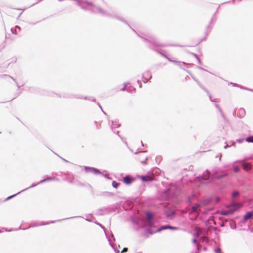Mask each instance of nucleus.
<instances>
[{"label": "nucleus", "instance_id": "f257e3e1", "mask_svg": "<svg viewBox=\"0 0 253 253\" xmlns=\"http://www.w3.org/2000/svg\"><path fill=\"white\" fill-rule=\"evenodd\" d=\"M242 204L240 203H234L228 207L229 209L227 211H221V214L223 215H227L233 213L234 211L240 209Z\"/></svg>", "mask_w": 253, "mask_h": 253}, {"label": "nucleus", "instance_id": "f03ea898", "mask_svg": "<svg viewBox=\"0 0 253 253\" xmlns=\"http://www.w3.org/2000/svg\"><path fill=\"white\" fill-rule=\"evenodd\" d=\"M123 181L125 183L129 184L132 182L133 179L130 176H126L124 177Z\"/></svg>", "mask_w": 253, "mask_h": 253}, {"label": "nucleus", "instance_id": "7ed1b4c3", "mask_svg": "<svg viewBox=\"0 0 253 253\" xmlns=\"http://www.w3.org/2000/svg\"><path fill=\"white\" fill-rule=\"evenodd\" d=\"M253 215V211L248 212L244 216V218H243L244 220L245 221H247V220H249Z\"/></svg>", "mask_w": 253, "mask_h": 253}, {"label": "nucleus", "instance_id": "20e7f679", "mask_svg": "<svg viewBox=\"0 0 253 253\" xmlns=\"http://www.w3.org/2000/svg\"><path fill=\"white\" fill-rule=\"evenodd\" d=\"M243 169L246 171H248L251 169L252 165L250 163H245L242 165Z\"/></svg>", "mask_w": 253, "mask_h": 253}, {"label": "nucleus", "instance_id": "39448f33", "mask_svg": "<svg viewBox=\"0 0 253 253\" xmlns=\"http://www.w3.org/2000/svg\"><path fill=\"white\" fill-rule=\"evenodd\" d=\"M201 204H197L192 207V210L193 212H197L199 211H200V208L201 207Z\"/></svg>", "mask_w": 253, "mask_h": 253}, {"label": "nucleus", "instance_id": "423d86ee", "mask_svg": "<svg viewBox=\"0 0 253 253\" xmlns=\"http://www.w3.org/2000/svg\"><path fill=\"white\" fill-rule=\"evenodd\" d=\"M141 179L144 181H148L152 180L153 178L150 176H142L141 177Z\"/></svg>", "mask_w": 253, "mask_h": 253}, {"label": "nucleus", "instance_id": "0eeeda50", "mask_svg": "<svg viewBox=\"0 0 253 253\" xmlns=\"http://www.w3.org/2000/svg\"><path fill=\"white\" fill-rule=\"evenodd\" d=\"M246 141L248 142L253 143V136L247 137Z\"/></svg>", "mask_w": 253, "mask_h": 253}, {"label": "nucleus", "instance_id": "6e6552de", "mask_svg": "<svg viewBox=\"0 0 253 253\" xmlns=\"http://www.w3.org/2000/svg\"><path fill=\"white\" fill-rule=\"evenodd\" d=\"M168 228L172 229H175L174 227H171L169 226H163L161 229L159 230V231H161L162 229H168Z\"/></svg>", "mask_w": 253, "mask_h": 253}, {"label": "nucleus", "instance_id": "1a4fd4ad", "mask_svg": "<svg viewBox=\"0 0 253 253\" xmlns=\"http://www.w3.org/2000/svg\"><path fill=\"white\" fill-rule=\"evenodd\" d=\"M119 183H117L116 181H113L112 182V186L115 188H117L118 187V186H119Z\"/></svg>", "mask_w": 253, "mask_h": 253}, {"label": "nucleus", "instance_id": "9d476101", "mask_svg": "<svg viewBox=\"0 0 253 253\" xmlns=\"http://www.w3.org/2000/svg\"><path fill=\"white\" fill-rule=\"evenodd\" d=\"M239 195V192L238 191H235L232 193V196L235 197Z\"/></svg>", "mask_w": 253, "mask_h": 253}, {"label": "nucleus", "instance_id": "9b49d317", "mask_svg": "<svg viewBox=\"0 0 253 253\" xmlns=\"http://www.w3.org/2000/svg\"><path fill=\"white\" fill-rule=\"evenodd\" d=\"M209 176H210V173L209 172H206V175L205 176V177L204 178H203V179L204 180H207L209 178Z\"/></svg>", "mask_w": 253, "mask_h": 253}, {"label": "nucleus", "instance_id": "f8f14e48", "mask_svg": "<svg viewBox=\"0 0 253 253\" xmlns=\"http://www.w3.org/2000/svg\"><path fill=\"white\" fill-rule=\"evenodd\" d=\"M214 13L215 14L217 12V10L218 9L219 6L217 5H215L214 6Z\"/></svg>", "mask_w": 253, "mask_h": 253}, {"label": "nucleus", "instance_id": "ddd939ff", "mask_svg": "<svg viewBox=\"0 0 253 253\" xmlns=\"http://www.w3.org/2000/svg\"><path fill=\"white\" fill-rule=\"evenodd\" d=\"M234 171H235V172H240V168H238V167H235V168H234Z\"/></svg>", "mask_w": 253, "mask_h": 253}, {"label": "nucleus", "instance_id": "4468645a", "mask_svg": "<svg viewBox=\"0 0 253 253\" xmlns=\"http://www.w3.org/2000/svg\"><path fill=\"white\" fill-rule=\"evenodd\" d=\"M147 216L148 218H149V219L151 218V217H152L151 213H148L147 214Z\"/></svg>", "mask_w": 253, "mask_h": 253}, {"label": "nucleus", "instance_id": "2eb2a0df", "mask_svg": "<svg viewBox=\"0 0 253 253\" xmlns=\"http://www.w3.org/2000/svg\"><path fill=\"white\" fill-rule=\"evenodd\" d=\"M127 251V248H124V249L123 250V251H122V253H123V252H126Z\"/></svg>", "mask_w": 253, "mask_h": 253}, {"label": "nucleus", "instance_id": "dca6fc26", "mask_svg": "<svg viewBox=\"0 0 253 253\" xmlns=\"http://www.w3.org/2000/svg\"><path fill=\"white\" fill-rule=\"evenodd\" d=\"M126 85H125L122 88V90H125L126 88Z\"/></svg>", "mask_w": 253, "mask_h": 253}, {"label": "nucleus", "instance_id": "f3484780", "mask_svg": "<svg viewBox=\"0 0 253 253\" xmlns=\"http://www.w3.org/2000/svg\"><path fill=\"white\" fill-rule=\"evenodd\" d=\"M193 242L194 243H196L197 242V240H196V239H193Z\"/></svg>", "mask_w": 253, "mask_h": 253}, {"label": "nucleus", "instance_id": "a211bd4d", "mask_svg": "<svg viewBox=\"0 0 253 253\" xmlns=\"http://www.w3.org/2000/svg\"><path fill=\"white\" fill-rule=\"evenodd\" d=\"M14 196H10V197H8L7 198H6V200H7L9 199H10L11 198L13 197Z\"/></svg>", "mask_w": 253, "mask_h": 253}, {"label": "nucleus", "instance_id": "6ab92c4d", "mask_svg": "<svg viewBox=\"0 0 253 253\" xmlns=\"http://www.w3.org/2000/svg\"><path fill=\"white\" fill-rule=\"evenodd\" d=\"M223 177V176H222V175H221V176H219V177H218V178H221V177Z\"/></svg>", "mask_w": 253, "mask_h": 253}, {"label": "nucleus", "instance_id": "aec40b11", "mask_svg": "<svg viewBox=\"0 0 253 253\" xmlns=\"http://www.w3.org/2000/svg\"><path fill=\"white\" fill-rule=\"evenodd\" d=\"M235 208V207H232L231 208V209H234Z\"/></svg>", "mask_w": 253, "mask_h": 253}, {"label": "nucleus", "instance_id": "412c9836", "mask_svg": "<svg viewBox=\"0 0 253 253\" xmlns=\"http://www.w3.org/2000/svg\"><path fill=\"white\" fill-rule=\"evenodd\" d=\"M217 253H221L220 251H219L218 252H217Z\"/></svg>", "mask_w": 253, "mask_h": 253}]
</instances>
